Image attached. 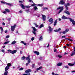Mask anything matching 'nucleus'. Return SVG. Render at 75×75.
<instances>
[{"mask_svg": "<svg viewBox=\"0 0 75 75\" xmlns=\"http://www.w3.org/2000/svg\"><path fill=\"white\" fill-rule=\"evenodd\" d=\"M16 52H17V50H15L11 52L10 53H11L12 54H14Z\"/></svg>", "mask_w": 75, "mask_h": 75, "instance_id": "f8f14e48", "label": "nucleus"}, {"mask_svg": "<svg viewBox=\"0 0 75 75\" xmlns=\"http://www.w3.org/2000/svg\"><path fill=\"white\" fill-rule=\"evenodd\" d=\"M42 68V66L40 67L39 68H37V71H39V70H40V69H41Z\"/></svg>", "mask_w": 75, "mask_h": 75, "instance_id": "4be33fe9", "label": "nucleus"}, {"mask_svg": "<svg viewBox=\"0 0 75 75\" xmlns=\"http://www.w3.org/2000/svg\"><path fill=\"white\" fill-rule=\"evenodd\" d=\"M64 68H66L68 69V67L67 66H64Z\"/></svg>", "mask_w": 75, "mask_h": 75, "instance_id": "a18cd8bd", "label": "nucleus"}, {"mask_svg": "<svg viewBox=\"0 0 75 75\" xmlns=\"http://www.w3.org/2000/svg\"><path fill=\"white\" fill-rule=\"evenodd\" d=\"M8 52H11V50H8Z\"/></svg>", "mask_w": 75, "mask_h": 75, "instance_id": "09e8293b", "label": "nucleus"}, {"mask_svg": "<svg viewBox=\"0 0 75 75\" xmlns=\"http://www.w3.org/2000/svg\"><path fill=\"white\" fill-rule=\"evenodd\" d=\"M56 49H55V48H54V52H56Z\"/></svg>", "mask_w": 75, "mask_h": 75, "instance_id": "0e129e2a", "label": "nucleus"}, {"mask_svg": "<svg viewBox=\"0 0 75 75\" xmlns=\"http://www.w3.org/2000/svg\"><path fill=\"white\" fill-rule=\"evenodd\" d=\"M19 2L20 3H23V2L22 1H19Z\"/></svg>", "mask_w": 75, "mask_h": 75, "instance_id": "de8ad7c7", "label": "nucleus"}, {"mask_svg": "<svg viewBox=\"0 0 75 75\" xmlns=\"http://www.w3.org/2000/svg\"><path fill=\"white\" fill-rule=\"evenodd\" d=\"M16 42H17L16 41H14L12 42L11 44H12V45H14V44H15Z\"/></svg>", "mask_w": 75, "mask_h": 75, "instance_id": "bb28decb", "label": "nucleus"}, {"mask_svg": "<svg viewBox=\"0 0 75 75\" xmlns=\"http://www.w3.org/2000/svg\"><path fill=\"white\" fill-rule=\"evenodd\" d=\"M69 19L70 20V22H72V24L74 25H75V21H74V20L72 19L71 18H69Z\"/></svg>", "mask_w": 75, "mask_h": 75, "instance_id": "39448f33", "label": "nucleus"}, {"mask_svg": "<svg viewBox=\"0 0 75 75\" xmlns=\"http://www.w3.org/2000/svg\"><path fill=\"white\" fill-rule=\"evenodd\" d=\"M37 6L36 4H32L31 5V6Z\"/></svg>", "mask_w": 75, "mask_h": 75, "instance_id": "ea45409f", "label": "nucleus"}, {"mask_svg": "<svg viewBox=\"0 0 75 75\" xmlns=\"http://www.w3.org/2000/svg\"><path fill=\"white\" fill-rule=\"evenodd\" d=\"M30 72H31V70L30 69H28L25 71V73H28L27 74V75H30V73H29Z\"/></svg>", "mask_w": 75, "mask_h": 75, "instance_id": "0eeeda50", "label": "nucleus"}, {"mask_svg": "<svg viewBox=\"0 0 75 75\" xmlns=\"http://www.w3.org/2000/svg\"><path fill=\"white\" fill-rule=\"evenodd\" d=\"M9 42H10V41H8L7 42H4V44H8V43Z\"/></svg>", "mask_w": 75, "mask_h": 75, "instance_id": "2f4dec72", "label": "nucleus"}, {"mask_svg": "<svg viewBox=\"0 0 75 75\" xmlns=\"http://www.w3.org/2000/svg\"><path fill=\"white\" fill-rule=\"evenodd\" d=\"M35 66V64H33L32 67V68H34Z\"/></svg>", "mask_w": 75, "mask_h": 75, "instance_id": "a19ab883", "label": "nucleus"}, {"mask_svg": "<svg viewBox=\"0 0 75 75\" xmlns=\"http://www.w3.org/2000/svg\"><path fill=\"white\" fill-rule=\"evenodd\" d=\"M34 25H36L37 24V23H34Z\"/></svg>", "mask_w": 75, "mask_h": 75, "instance_id": "338daca9", "label": "nucleus"}, {"mask_svg": "<svg viewBox=\"0 0 75 75\" xmlns=\"http://www.w3.org/2000/svg\"><path fill=\"white\" fill-rule=\"evenodd\" d=\"M29 57H30L29 55L28 56V57H27L26 58L27 61H28V64H30L31 62V60H30V59L29 58Z\"/></svg>", "mask_w": 75, "mask_h": 75, "instance_id": "6e6552de", "label": "nucleus"}, {"mask_svg": "<svg viewBox=\"0 0 75 75\" xmlns=\"http://www.w3.org/2000/svg\"><path fill=\"white\" fill-rule=\"evenodd\" d=\"M21 44H23L24 45H27V44L24 43V41H21Z\"/></svg>", "mask_w": 75, "mask_h": 75, "instance_id": "b1692460", "label": "nucleus"}, {"mask_svg": "<svg viewBox=\"0 0 75 75\" xmlns=\"http://www.w3.org/2000/svg\"><path fill=\"white\" fill-rule=\"evenodd\" d=\"M49 45H50V44H48V45H47V48H48V47H49Z\"/></svg>", "mask_w": 75, "mask_h": 75, "instance_id": "bf43d9fd", "label": "nucleus"}, {"mask_svg": "<svg viewBox=\"0 0 75 75\" xmlns=\"http://www.w3.org/2000/svg\"><path fill=\"white\" fill-rule=\"evenodd\" d=\"M43 4H38V6H39V7H42V6H43Z\"/></svg>", "mask_w": 75, "mask_h": 75, "instance_id": "7c9ffc66", "label": "nucleus"}, {"mask_svg": "<svg viewBox=\"0 0 75 75\" xmlns=\"http://www.w3.org/2000/svg\"><path fill=\"white\" fill-rule=\"evenodd\" d=\"M70 39L66 38L65 39V40H68L69 41Z\"/></svg>", "mask_w": 75, "mask_h": 75, "instance_id": "6e6d98bb", "label": "nucleus"}, {"mask_svg": "<svg viewBox=\"0 0 75 75\" xmlns=\"http://www.w3.org/2000/svg\"><path fill=\"white\" fill-rule=\"evenodd\" d=\"M20 6L23 9H24L25 8V7L26 8H30V7L28 6H24L23 4H21Z\"/></svg>", "mask_w": 75, "mask_h": 75, "instance_id": "7ed1b4c3", "label": "nucleus"}, {"mask_svg": "<svg viewBox=\"0 0 75 75\" xmlns=\"http://www.w3.org/2000/svg\"><path fill=\"white\" fill-rule=\"evenodd\" d=\"M34 40V38L33 37L31 39V40H32V41H33Z\"/></svg>", "mask_w": 75, "mask_h": 75, "instance_id": "49530a36", "label": "nucleus"}, {"mask_svg": "<svg viewBox=\"0 0 75 75\" xmlns=\"http://www.w3.org/2000/svg\"><path fill=\"white\" fill-rule=\"evenodd\" d=\"M44 27V25L43 24H42L40 25V28H42V27Z\"/></svg>", "mask_w": 75, "mask_h": 75, "instance_id": "c9c22d12", "label": "nucleus"}, {"mask_svg": "<svg viewBox=\"0 0 75 75\" xmlns=\"http://www.w3.org/2000/svg\"><path fill=\"white\" fill-rule=\"evenodd\" d=\"M42 18L43 21H45L46 20V16L45 15H42Z\"/></svg>", "mask_w": 75, "mask_h": 75, "instance_id": "1a4fd4ad", "label": "nucleus"}, {"mask_svg": "<svg viewBox=\"0 0 75 75\" xmlns=\"http://www.w3.org/2000/svg\"><path fill=\"white\" fill-rule=\"evenodd\" d=\"M25 58H26V57L25 56H24L22 57L21 59L22 60H24Z\"/></svg>", "mask_w": 75, "mask_h": 75, "instance_id": "a878e982", "label": "nucleus"}, {"mask_svg": "<svg viewBox=\"0 0 75 75\" xmlns=\"http://www.w3.org/2000/svg\"><path fill=\"white\" fill-rule=\"evenodd\" d=\"M48 21L50 22L51 23V24H52L53 23V19L52 18H51Z\"/></svg>", "mask_w": 75, "mask_h": 75, "instance_id": "2eb2a0df", "label": "nucleus"}, {"mask_svg": "<svg viewBox=\"0 0 75 75\" xmlns=\"http://www.w3.org/2000/svg\"><path fill=\"white\" fill-rule=\"evenodd\" d=\"M34 10L35 11L37 10V9H38V8H37V6H35V7H34Z\"/></svg>", "mask_w": 75, "mask_h": 75, "instance_id": "72a5a7b5", "label": "nucleus"}, {"mask_svg": "<svg viewBox=\"0 0 75 75\" xmlns=\"http://www.w3.org/2000/svg\"><path fill=\"white\" fill-rule=\"evenodd\" d=\"M8 74V71H5V72L4 73V75H7Z\"/></svg>", "mask_w": 75, "mask_h": 75, "instance_id": "473e14b6", "label": "nucleus"}, {"mask_svg": "<svg viewBox=\"0 0 75 75\" xmlns=\"http://www.w3.org/2000/svg\"><path fill=\"white\" fill-rule=\"evenodd\" d=\"M57 57H58V58H62V56L59 55H58L57 56Z\"/></svg>", "mask_w": 75, "mask_h": 75, "instance_id": "e433bc0d", "label": "nucleus"}, {"mask_svg": "<svg viewBox=\"0 0 75 75\" xmlns=\"http://www.w3.org/2000/svg\"><path fill=\"white\" fill-rule=\"evenodd\" d=\"M5 10L6 12L8 13H10V10L7 8H6L5 9Z\"/></svg>", "mask_w": 75, "mask_h": 75, "instance_id": "cd10ccee", "label": "nucleus"}, {"mask_svg": "<svg viewBox=\"0 0 75 75\" xmlns=\"http://www.w3.org/2000/svg\"><path fill=\"white\" fill-rule=\"evenodd\" d=\"M8 21H10L11 19H10V18H9L8 19Z\"/></svg>", "mask_w": 75, "mask_h": 75, "instance_id": "680f3d73", "label": "nucleus"}, {"mask_svg": "<svg viewBox=\"0 0 75 75\" xmlns=\"http://www.w3.org/2000/svg\"><path fill=\"white\" fill-rule=\"evenodd\" d=\"M68 31H69V29H67L65 30L64 31H63L62 32V33L63 34H66V33H67Z\"/></svg>", "mask_w": 75, "mask_h": 75, "instance_id": "9d476101", "label": "nucleus"}, {"mask_svg": "<svg viewBox=\"0 0 75 75\" xmlns=\"http://www.w3.org/2000/svg\"><path fill=\"white\" fill-rule=\"evenodd\" d=\"M23 70V68H21L19 69V71H22V70Z\"/></svg>", "mask_w": 75, "mask_h": 75, "instance_id": "37998d69", "label": "nucleus"}, {"mask_svg": "<svg viewBox=\"0 0 75 75\" xmlns=\"http://www.w3.org/2000/svg\"><path fill=\"white\" fill-rule=\"evenodd\" d=\"M61 28H59L58 29H56L54 30V31L57 33V32H59V31H61Z\"/></svg>", "mask_w": 75, "mask_h": 75, "instance_id": "4468645a", "label": "nucleus"}, {"mask_svg": "<svg viewBox=\"0 0 75 75\" xmlns=\"http://www.w3.org/2000/svg\"><path fill=\"white\" fill-rule=\"evenodd\" d=\"M3 13H4V14H6V13H6V11H4L3 12Z\"/></svg>", "mask_w": 75, "mask_h": 75, "instance_id": "603ef678", "label": "nucleus"}, {"mask_svg": "<svg viewBox=\"0 0 75 75\" xmlns=\"http://www.w3.org/2000/svg\"><path fill=\"white\" fill-rule=\"evenodd\" d=\"M64 6H65V8L66 10L64 11V13H66V14H67L68 15H71V14L70 13H69V12L67 11L68 10V7L67 5Z\"/></svg>", "mask_w": 75, "mask_h": 75, "instance_id": "f257e3e1", "label": "nucleus"}, {"mask_svg": "<svg viewBox=\"0 0 75 75\" xmlns=\"http://www.w3.org/2000/svg\"><path fill=\"white\" fill-rule=\"evenodd\" d=\"M34 53L36 54L37 55H40V53L38 52L35 51L34 52Z\"/></svg>", "mask_w": 75, "mask_h": 75, "instance_id": "f3484780", "label": "nucleus"}, {"mask_svg": "<svg viewBox=\"0 0 75 75\" xmlns=\"http://www.w3.org/2000/svg\"><path fill=\"white\" fill-rule=\"evenodd\" d=\"M44 9H45V10H48V8L45 7L43 9V10H44Z\"/></svg>", "mask_w": 75, "mask_h": 75, "instance_id": "79ce46f5", "label": "nucleus"}, {"mask_svg": "<svg viewBox=\"0 0 75 75\" xmlns=\"http://www.w3.org/2000/svg\"><path fill=\"white\" fill-rule=\"evenodd\" d=\"M42 37L41 36L40 37V38H39V40L40 41H41V40H42Z\"/></svg>", "mask_w": 75, "mask_h": 75, "instance_id": "58836bf2", "label": "nucleus"}, {"mask_svg": "<svg viewBox=\"0 0 75 75\" xmlns=\"http://www.w3.org/2000/svg\"><path fill=\"white\" fill-rule=\"evenodd\" d=\"M7 33V30H6L5 31V33Z\"/></svg>", "mask_w": 75, "mask_h": 75, "instance_id": "e2e57ef3", "label": "nucleus"}, {"mask_svg": "<svg viewBox=\"0 0 75 75\" xmlns=\"http://www.w3.org/2000/svg\"><path fill=\"white\" fill-rule=\"evenodd\" d=\"M75 52H74L72 53L71 54V56H73V55H75Z\"/></svg>", "mask_w": 75, "mask_h": 75, "instance_id": "f704fd0d", "label": "nucleus"}, {"mask_svg": "<svg viewBox=\"0 0 75 75\" xmlns=\"http://www.w3.org/2000/svg\"><path fill=\"white\" fill-rule=\"evenodd\" d=\"M69 18L68 17H66L64 15L62 18V20H65V19H69Z\"/></svg>", "mask_w": 75, "mask_h": 75, "instance_id": "ddd939ff", "label": "nucleus"}, {"mask_svg": "<svg viewBox=\"0 0 75 75\" xmlns=\"http://www.w3.org/2000/svg\"><path fill=\"white\" fill-rule=\"evenodd\" d=\"M59 4H62V5H64L65 4V2L63 1V0L60 1L59 2Z\"/></svg>", "mask_w": 75, "mask_h": 75, "instance_id": "9b49d317", "label": "nucleus"}, {"mask_svg": "<svg viewBox=\"0 0 75 75\" xmlns=\"http://www.w3.org/2000/svg\"><path fill=\"white\" fill-rule=\"evenodd\" d=\"M20 53L21 54H23V52H22V51H21L20 52Z\"/></svg>", "mask_w": 75, "mask_h": 75, "instance_id": "774afa93", "label": "nucleus"}, {"mask_svg": "<svg viewBox=\"0 0 75 75\" xmlns=\"http://www.w3.org/2000/svg\"><path fill=\"white\" fill-rule=\"evenodd\" d=\"M2 25H5V23H4V22H3L2 23Z\"/></svg>", "mask_w": 75, "mask_h": 75, "instance_id": "864d4df0", "label": "nucleus"}, {"mask_svg": "<svg viewBox=\"0 0 75 75\" xmlns=\"http://www.w3.org/2000/svg\"><path fill=\"white\" fill-rule=\"evenodd\" d=\"M11 65V63H8L7 64V67H8L9 68H10V67Z\"/></svg>", "mask_w": 75, "mask_h": 75, "instance_id": "5701e85b", "label": "nucleus"}, {"mask_svg": "<svg viewBox=\"0 0 75 75\" xmlns=\"http://www.w3.org/2000/svg\"><path fill=\"white\" fill-rule=\"evenodd\" d=\"M35 31H33V34H34V35H36V34H37V33H35Z\"/></svg>", "mask_w": 75, "mask_h": 75, "instance_id": "4c0bfd02", "label": "nucleus"}, {"mask_svg": "<svg viewBox=\"0 0 75 75\" xmlns=\"http://www.w3.org/2000/svg\"><path fill=\"white\" fill-rule=\"evenodd\" d=\"M57 10H60L58 13V14H59V13H61L62 11L64 10V6H59L58 8L57 9Z\"/></svg>", "mask_w": 75, "mask_h": 75, "instance_id": "f03ea898", "label": "nucleus"}, {"mask_svg": "<svg viewBox=\"0 0 75 75\" xmlns=\"http://www.w3.org/2000/svg\"><path fill=\"white\" fill-rule=\"evenodd\" d=\"M1 51H2V52H4V50L2 49L1 50Z\"/></svg>", "mask_w": 75, "mask_h": 75, "instance_id": "3c124183", "label": "nucleus"}, {"mask_svg": "<svg viewBox=\"0 0 75 75\" xmlns=\"http://www.w3.org/2000/svg\"><path fill=\"white\" fill-rule=\"evenodd\" d=\"M19 12H20V13L21 14V13H22V11L21 10Z\"/></svg>", "mask_w": 75, "mask_h": 75, "instance_id": "13d9d810", "label": "nucleus"}, {"mask_svg": "<svg viewBox=\"0 0 75 75\" xmlns=\"http://www.w3.org/2000/svg\"><path fill=\"white\" fill-rule=\"evenodd\" d=\"M0 28L1 29V30L2 32H3L4 31V30H3V28L1 27H0Z\"/></svg>", "mask_w": 75, "mask_h": 75, "instance_id": "c756f323", "label": "nucleus"}, {"mask_svg": "<svg viewBox=\"0 0 75 75\" xmlns=\"http://www.w3.org/2000/svg\"><path fill=\"white\" fill-rule=\"evenodd\" d=\"M68 64L69 66H74V64L71 63H68Z\"/></svg>", "mask_w": 75, "mask_h": 75, "instance_id": "393cba45", "label": "nucleus"}, {"mask_svg": "<svg viewBox=\"0 0 75 75\" xmlns=\"http://www.w3.org/2000/svg\"><path fill=\"white\" fill-rule=\"evenodd\" d=\"M16 27V25H14L13 26H11V29L12 31H14L15 30V28Z\"/></svg>", "mask_w": 75, "mask_h": 75, "instance_id": "423d86ee", "label": "nucleus"}, {"mask_svg": "<svg viewBox=\"0 0 75 75\" xmlns=\"http://www.w3.org/2000/svg\"><path fill=\"white\" fill-rule=\"evenodd\" d=\"M66 45L67 46V47H69V45L68 44H66Z\"/></svg>", "mask_w": 75, "mask_h": 75, "instance_id": "5fc2aeb1", "label": "nucleus"}, {"mask_svg": "<svg viewBox=\"0 0 75 75\" xmlns=\"http://www.w3.org/2000/svg\"><path fill=\"white\" fill-rule=\"evenodd\" d=\"M70 4H69V3H67L66 4H64V6H70Z\"/></svg>", "mask_w": 75, "mask_h": 75, "instance_id": "c85d7f7f", "label": "nucleus"}, {"mask_svg": "<svg viewBox=\"0 0 75 75\" xmlns=\"http://www.w3.org/2000/svg\"><path fill=\"white\" fill-rule=\"evenodd\" d=\"M9 37H10V36H9V35H7V36H6V38H9Z\"/></svg>", "mask_w": 75, "mask_h": 75, "instance_id": "c03bdc74", "label": "nucleus"}, {"mask_svg": "<svg viewBox=\"0 0 75 75\" xmlns=\"http://www.w3.org/2000/svg\"><path fill=\"white\" fill-rule=\"evenodd\" d=\"M28 63H27L26 64V66H28Z\"/></svg>", "mask_w": 75, "mask_h": 75, "instance_id": "69168bd1", "label": "nucleus"}, {"mask_svg": "<svg viewBox=\"0 0 75 75\" xmlns=\"http://www.w3.org/2000/svg\"><path fill=\"white\" fill-rule=\"evenodd\" d=\"M49 31H50V32H52V29L51 28V26H49Z\"/></svg>", "mask_w": 75, "mask_h": 75, "instance_id": "aec40b11", "label": "nucleus"}, {"mask_svg": "<svg viewBox=\"0 0 75 75\" xmlns=\"http://www.w3.org/2000/svg\"><path fill=\"white\" fill-rule=\"evenodd\" d=\"M52 74L53 75H55V73H54V72H52Z\"/></svg>", "mask_w": 75, "mask_h": 75, "instance_id": "052dcab7", "label": "nucleus"}, {"mask_svg": "<svg viewBox=\"0 0 75 75\" xmlns=\"http://www.w3.org/2000/svg\"><path fill=\"white\" fill-rule=\"evenodd\" d=\"M57 23V19L54 22V26H55L56 25Z\"/></svg>", "mask_w": 75, "mask_h": 75, "instance_id": "6ab92c4d", "label": "nucleus"}, {"mask_svg": "<svg viewBox=\"0 0 75 75\" xmlns=\"http://www.w3.org/2000/svg\"><path fill=\"white\" fill-rule=\"evenodd\" d=\"M63 37H64V38H66V36H63L62 37V38Z\"/></svg>", "mask_w": 75, "mask_h": 75, "instance_id": "8fccbe9b", "label": "nucleus"}, {"mask_svg": "<svg viewBox=\"0 0 75 75\" xmlns=\"http://www.w3.org/2000/svg\"><path fill=\"white\" fill-rule=\"evenodd\" d=\"M9 68L10 67H9L8 66H6L5 69V71H7V70H8Z\"/></svg>", "mask_w": 75, "mask_h": 75, "instance_id": "a211bd4d", "label": "nucleus"}, {"mask_svg": "<svg viewBox=\"0 0 75 75\" xmlns=\"http://www.w3.org/2000/svg\"><path fill=\"white\" fill-rule=\"evenodd\" d=\"M1 3L2 4H6V5H7V6H11V4L7 3L5 1H1Z\"/></svg>", "mask_w": 75, "mask_h": 75, "instance_id": "20e7f679", "label": "nucleus"}, {"mask_svg": "<svg viewBox=\"0 0 75 75\" xmlns=\"http://www.w3.org/2000/svg\"><path fill=\"white\" fill-rule=\"evenodd\" d=\"M32 28H33V30L34 31H37V29H36V28H35V27H32Z\"/></svg>", "mask_w": 75, "mask_h": 75, "instance_id": "412c9836", "label": "nucleus"}, {"mask_svg": "<svg viewBox=\"0 0 75 75\" xmlns=\"http://www.w3.org/2000/svg\"><path fill=\"white\" fill-rule=\"evenodd\" d=\"M62 64V63L59 62L57 64V65L58 67H59L60 66H61Z\"/></svg>", "mask_w": 75, "mask_h": 75, "instance_id": "dca6fc26", "label": "nucleus"}, {"mask_svg": "<svg viewBox=\"0 0 75 75\" xmlns=\"http://www.w3.org/2000/svg\"><path fill=\"white\" fill-rule=\"evenodd\" d=\"M69 41H71L72 42V41H73V40H72L71 39H69Z\"/></svg>", "mask_w": 75, "mask_h": 75, "instance_id": "4d7b16f0", "label": "nucleus"}]
</instances>
